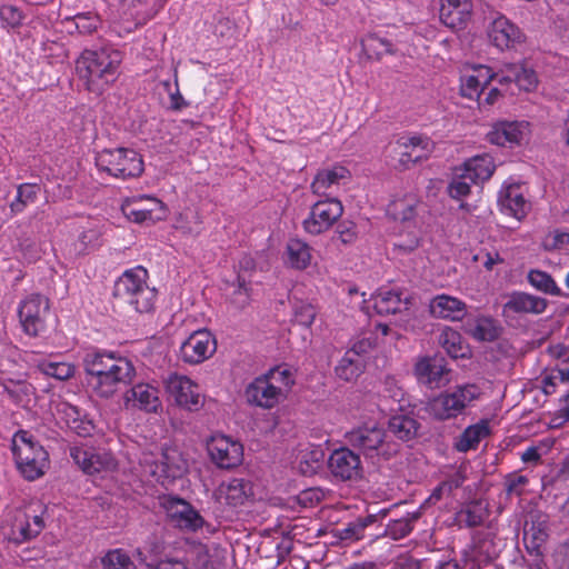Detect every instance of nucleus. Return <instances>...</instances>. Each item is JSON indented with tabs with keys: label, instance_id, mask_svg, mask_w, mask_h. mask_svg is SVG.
<instances>
[{
	"label": "nucleus",
	"instance_id": "obj_9",
	"mask_svg": "<svg viewBox=\"0 0 569 569\" xmlns=\"http://www.w3.org/2000/svg\"><path fill=\"white\" fill-rule=\"evenodd\" d=\"M343 213V206L337 198L317 201L309 217L302 222L303 229L310 234H320L329 230Z\"/></svg>",
	"mask_w": 569,
	"mask_h": 569
},
{
	"label": "nucleus",
	"instance_id": "obj_24",
	"mask_svg": "<svg viewBox=\"0 0 569 569\" xmlns=\"http://www.w3.org/2000/svg\"><path fill=\"white\" fill-rule=\"evenodd\" d=\"M525 126L517 121H501L496 123L487 133V140L500 147H513L523 139Z\"/></svg>",
	"mask_w": 569,
	"mask_h": 569
},
{
	"label": "nucleus",
	"instance_id": "obj_28",
	"mask_svg": "<svg viewBox=\"0 0 569 569\" xmlns=\"http://www.w3.org/2000/svg\"><path fill=\"white\" fill-rule=\"evenodd\" d=\"M134 375L106 373L99 378H86L88 386L101 398L112 397L121 386L131 382Z\"/></svg>",
	"mask_w": 569,
	"mask_h": 569
},
{
	"label": "nucleus",
	"instance_id": "obj_33",
	"mask_svg": "<svg viewBox=\"0 0 569 569\" xmlns=\"http://www.w3.org/2000/svg\"><path fill=\"white\" fill-rule=\"evenodd\" d=\"M311 247L299 239H290L287 243V264L296 270H305L311 263Z\"/></svg>",
	"mask_w": 569,
	"mask_h": 569
},
{
	"label": "nucleus",
	"instance_id": "obj_7",
	"mask_svg": "<svg viewBox=\"0 0 569 569\" xmlns=\"http://www.w3.org/2000/svg\"><path fill=\"white\" fill-rule=\"evenodd\" d=\"M385 438L386 431L378 425L361 426L346 433L349 446L370 459L387 455Z\"/></svg>",
	"mask_w": 569,
	"mask_h": 569
},
{
	"label": "nucleus",
	"instance_id": "obj_12",
	"mask_svg": "<svg viewBox=\"0 0 569 569\" xmlns=\"http://www.w3.org/2000/svg\"><path fill=\"white\" fill-rule=\"evenodd\" d=\"M169 397L177 406L189 411H197L202 406L199 387L188 377L172 373L166 380Z\"/></svg>",
	"mask_w": 569,
	"mask_h": 569
},
{
	"label": "nucleus",
	"instance_id": "obj_11",
	"mask_svg": "<svg viewBox=\"0 0 569 569\" xmlns=\"http://www.w3.org/2000/svg\"><path fill=\"white\" fill-rule=\"evenodd\" d=\"M328 468L341 481H357L363 476L360 455L349 447L335 449L329 456Z\"/></svg>",
	"mask_w": 569,
	"mask_h": 569
},
{
	"label": "nucleus",
	"instance_id": "obj_36",
	"mask_svg": "<svg viewBox=\"0 0 569 569\" xmlns=\"http://www.w3.org/2000/svg\"><path fill=\"white\" fill-rule=\"evenodd\" d=\"M407 301L401 299V293L396 291H380L373 298V309L380 316L396 315L401 312Z\"/></svg>",
	"mask_w": 569,
	"mask_h": 569
},
{
	"label": "nucleus",
	"instance_id": "obj_15",
	"mask_svg": "<svg viewBox=\"0 0 569 569\" xmlns=\"http://www.w3.org/2000/svg\"><path fill=\"white\" fill-rule=\"evenodd\" d=\"M161 505L174 526L192 531L202 527V517L188 501L178 497L167 496L162 498Z\"/></svg>",
	"mask_w": 569,
	"mask_h": 569
},
{
	"label": "nucleus",
	"instance_id": "obj_34",
	"mask_svg": "<svg viewBox=\"0 0 569 569\" xmlns=\"http://www.w3.org/2000/svg\"><path fill=\"white\" fill-rule=\"evenodd\" d=\"M488 422L482 420L476 425L469 426L457 440L455 448L459 452H467L475 449L480 440L489 435Z\"/></svg>",
	"mask_w": 569,
	"mask_h": 569
},
{
	"label": "nucleus",
	"instance_id": "obj_52",
	"mask_svg": "<svg viewBox=\"0 0 569 569\" xmlns=\"http://www.w3.org/2000/svg\"><path fill=\"white\" fill-rule=\"evenodd\" d=\"M449 183L448 193L452 199L460 200L470 193L471 184L467 174L460 170Z\"/></svg>",
	"mask_w": 569,
	"mask_h": 569
},
{
	"label": "nucleus",
	"instance_id": "obj_48",
	"mask_svg": "<svg viewBox=\"0 0 569 569\" xmlns=\"http://www.w3.org/2000/svg\"><path fill=\"white\" fill-rule=\"evenodd\" d=\"M40 187L36 183H22L18 187L16 200L10 207L13 212H21L28 204L36 201Z\"/></svg>",
	"mask_w": 569,
	"mask_h": 569
},
{
	"label": "nucleus",
	"instance_id": "obj_40",
	"mask_svg": "<svg viewBox=\"0 0 569 569\" xmlns=\"http://www.w3.org/2000/svg\"><path fill=\"white\" fill-rule=\"evenodd\" d=\"M417 201L413 198H402L391 201L388 204L387 212L395 220L401 222L411 221L416 217Z\"/></svg>",
	"mask_w": 569,
	"mask_h": 569
},
{
	"label": "nucleus",
	"instance_id": "obj_29",
	"mask_svg": "<svg viewBox=\"0 0 569 569\" xmlns=\"http://www.w3.org/2000/svg\"><path fill=\"white\" fill-rule=\"evenodd\" d=\"M495 169L493 159L489 154H479L468 159L460 170L467 174L470 182L478 183L489 180Z\"/></svg>",
	"mask_w": 569,
	"mask_h": 569
},
{
	"label": "nucleus",
	"instance_id": "obj_3",
	"mask_svg": "<svg viewBox=\"0 0 569 569\" xmlns=\"http://www.w3.org/2000/svg\"><path fill=\"white\" fill-rule=\"evenodd\" d=\"M16 465L24 479L32 481L44 475L49 456L44 448L26 430L16 432L12 439Z\"/></svg>",
	"mask_w": 569,
	"mask_h": 569
},
{
	"label": "nucleus",
	"instance_id": "obj_60",
	"mask_svg": "<svg viewBox=\"0 0 569 569\" xmlns=\"http://www.w3.org/2000/svg\"><path fill=\"white\" fill-rule=\"evenodd\" d=\"M239 268L240 271L237 278L239 283V292L242 289L247 291V283L250 282V280L247 279L246 272L252 271L256 268V262L252 257L246 254L239 260Z\"/></svg>",
	"mask_w": 569,
	"mask_h": 569
},
{
	"label": "nucleus",
	"instance_id": "obj_25",
	"mask_svg": "<svg viewBox=\"0 0 569 569\" xmlns=\"http://www.w3.org/2000/svg\"><path fill=\"white\" fill-rule=\"evenodd\" d=\"M387 509H382L378 513L359 517L347 523L346 527L335 530V536L340 540L356 541L366 538V530L383 520L388 515Z\"/></svg>",
	"mask_w": 569,
	"mask_h": 569
},
{
	"label": "nucleus",
	"instance_id": "obj_54",
	"mask_svg": "<svg viewBox=\"0 0 569 569\" xmlns=\"http://www.w3.org/2000/svg\"><path fill=\"white\" fill-rule=\"evenodd\" d=\"M485 87L478 82L473 76L466 74L461 78L460 92L469 99H480L485 94Z\"/></svg>",
	"mask_w": 569,
	"mask_h": 569
},
{
	"label": "nucleus",
	"instance_id": "obj_31",
	"mask_svg": "<svg viewBox=\"0 0 569 569\" xmlns=\"http://www.w3.org/2000/svg\"><path fill=\"white\" fill-rule=\"evenodd\" d=\"M350 178L351 173L346 167L335 166L319 171L315 177L311 188L316 194H325L331 186L345 183Z\"/></svg>",
	"mask_w": 569,
	"mask_h": 569
},
{
	"label": "nucleus",
	"instance_id": "obj_16",
	"mask_svg": "<svg viewBox=\"0 0 569 569\" xmlns=\"http://www.w3.org/2000/svg\"><path fill=\"white\" fill-rule=\"evenodd\" d=\"M276 373L284 377V370L280 371V367L270 370L269 375L256 378L244 391L246 399L249 403L262 408H271L278 402L280 388L272 385L270 379L274 378Z\"/></svg>",
	"mask_w": 569,
	"mask_h": 569
},
{
	"label": "nucleus",
	"instance_id": "obj_1",
	"mask_svg": "<svg viewBox=\"0 0 569 569\" xmlns=\"http://www.w3.org/2000/svg\"><path fill=\"white\" fill-rule=\"evenodd\" d=\"M121 52L112 48L86 50L76 62V70L86 88L101 93L119 74Z\"/></svg>",
	"mask_w": 569,
	"mask_h": 569
},
{
	"label": "nucleus",
	"instance_id": "obj_41",
	"mask_svg": "<svg viewBox=\"0 0 569 569\" xmlns=\"http://www.w3.org/2000/svg\"><path fill=\"white\" fill-rule=\"evenodd\" d=\"M507 71L509 72V78H513V82L525 91H530L537 86L536 72L523 64H508Z\"/></svg>",
	"mask_w": 569,
	"mask_h": 569
},
{
	"label": "nucleus",
	"instance_id": "obj_27",
	"mask_svg": "<svg viewBox=\"0 0 569 569\" xmlns=\"http://www.w3.org/2000/svg\"><path fill=\"white\" fill-rule=\"evenodd\" d=\"M430 312L436 318L461 320L466 315V303L450 296H437L430 302Z\"/></svg>",
	"mask_w": 569,
	"mask_h": 569
},
{
	"label": "nucleus",
	"instance_id": "obj_8",
	"mask_svg": "<svg viewBox=\"0 0 569 569\" xmlns=\"http://www.w3.org/2000/svg\"><path fill=\"white\" fill-rule=\"evenodd\" d=\"M49 308V299L39 293H32L21 302L18 316L27 335L37 337L46 329Z\"/></svg>",
	"mask_w": 569,
	"mask_h": 569
},
{
	"label": "nucleus",
	"instance_id": "obj_26",
	"mask_svg": "<svg viewBox=\"0 0 569 569\" xmlns=\"http://www.w3.org/2000/svg\"><path fill=\"white\" fill-rule=\"evenodd\" d=\"M420 517L419 512L407 513L406 517L390 520L387 525L382 520L378 521L377 528L373 532L369 533L370 538L379 536H388L393 540H399L408 536L412 530V523Z\"/></svg>",
	"mask_w": 569,
	"mask_h": 569
},
{
	"label": "nucleus",
	"instance_id": "obj_63",
	"mask_svg": "<svg viewBox=\"0 0 569 569\" xmlns=\"http://www.w3.org/2000/svg\"><path fill=\"white\" fill-rule=\"evenodd\" d=\"M427 159L426 153L416 152L413 149H402L399 158V163L405 168L409 169L411 166Z\"/></svg>",
	"mask_w": 569,
	"mask_h": 569
},
{
	"label": "nucleus",
	"instance_id": "obj_2",
	"mask_svg": "<svg viewBox=\"0 0 569 569\" xmlns=\"http://www.w3.org/2000/svg\"><path fill=\"white\" fill-rule=\"evenodd\" d=\"M148 271L143 267L127 270L116 281L113 296L121 306L138 313H150L154 309L157 290L147 283Z\"/></svg>",
	"mask_w": 569,
	"mask_h": 569
},
{
	"label": "nucleus",
	"instance_id": "obj_53",
	"mask_svg": "<svg viewBox=\"0 0 569 569\" xmlns=\"http://www.w3.org/2000/svg\"><path fill=\"white\" fill-rule=\"evenodd\" d=\"M358 236L357 224L351 220H342L337 224L336 237L332 240L338 239L342 244L350 246L358 240Z\"/></svg>",
	"mask_w": 569,
	"mask_h": 569
},
{
	"label": "nucleus",
	"instance_id": "obj_19",
	"mask_svg": "<svg viewBox=\"0 0 569 569\" xmlns=\"http://www.w3.org/2000/svg\"><path fill=\"white\" fill-rule=\"evenodd\" d=\"M547 307L548 301L545 298L522 291H513L503 303L502 313L505 317L519 313L541 315Z\"/></svg>",
	"mask_w": 569,
	"mask_h": 569
},
{
	"label": "nucleus",
	"instance_id": "obj_43",
	"mask_svg": "<svg viewBox=\"0 0 569 569\" xmlns=\"http://www.w3.org/2000/svg\"><path fill=\"white\" fill-rule=\"evenodd\" d=\"M323 497L325 492L320 488H308L297 495L287 497V509H296L297 507H312L320 502Z\"/></svg>",
	"mask_w": 569,
	"mask_h": 569
},
{
	"label": "nucleus",
	"instance_id": "obj_23",
	"mask_svg": "<svg viewBox=\"0 0 569 569\" xmlns=\"http://www.w3.org/2000/svg\"><path fill=\"white\" fill-rule=\"evenodd\" d=\"M127 403L146 412H158L161 409L159 391L148 383L133 386L126 396Z\"/></svg>",
	"mask_w": 569,
	"mask_h": 569
},
{
	"label": "nucleus",
	"instance_id": "obj_22",
	"mask_svg": "<svg viewBox=\"0 0 569 569\" xmlns=\"http://www.w3.org/2000/svg\"><path fill=\"white\" fill-rule=\"evenodd\" d=\"M465 331L477 341L493 342L500 338L503 327L489 316H479L467 320Z\"/></svg>",
	"mask_w": 569,
	"mask_h": 569
},
{
	"label": "nucleus",
	"instance_id": "obj_62",
	"mask_svg": "<svg viewBox=\"0 0 569 569\" xmlns=\"http://www.w3.org/2000/svg\"><path fill=\"white\" fill-rule=\"evenodd\" d=\"M128 2L131 7H141L148 8V13L150 17L157 14L163 7L166 6L168 0H123Z\"/></svg>",
	"mask_w": 569,
	"mask_h": 569
},
{
	"label": "nucleus",
	"instance_id": "obj_49",
	"mask_svg": "<svg viewBox=\"0 0 569 569\" xmlns=\"http://www.w3.org/2000/svg\"><path fill=\"white\" fill-rule=\"evenodd\" d=\"M156 209L141 207L139 202H134L133 204H128L123 207V212L128 217V219L141 223L146 221H158L163 219V211L154 212Z\"/></svg>",
	"mask_w": 569,
	"mask_h": 569
},
{
	"label": "nucleus",
	"instance_id": "obj_57",
	"mask_svg": "<svg viewBox=\"0 0 569 569\" xmlns=\"http://www.w3.org/2000/svg\"><path fill=\"white\" fill-rule=\"evenodd\" d=\"M316 317L313 307L309 303H300L293 308V316L291 321L298 325L309 327Z\"/></svg>",
	"mask_w": 569,
	"mask_h": 569
},
{
	"label": "nucleus",
	"instance_id": "obj_38",
	"mask_svg": "<svg viewBox=\"0 0 569 569\" xmlns=\"http://www.w3.org/2000/svg\"><path fill=\"white\" fill-rule=\"evenodd\" d=\"M528 282L538 291L556 296V297H565L566 295L561 291V289L557 286L556 281L546 271L539 269H532L527 274Z\"/></svg>",
	"mask_w": 569,
	"mask_h": 569
},
{
	"label": "nucleus",
	"instance_id": "obj_35",
	"mask_svg": "<svg viewBox=\"0 0 569 569\" xmlns=\"http://www.w3.org/2000/svg\"><path fill=\"white\" fill-rule=\"evenodd\" d=\"M548 533V517L539 511L530 512L525 522L523 538L546 542Z\"/></svg>",
	"mask_w": 569,
	"mask_h": 569
},
{
	"label": "nucleus",
	"instance_id": "obj_46",
	"mask_svg": "<svg viewBox=\"0 0 569 569\" xmlns=\"http://www.w3.org/2000/svg\"><path fill=\"white\" fill-rule=\"evenodd\" d=\"M362 48L369 58L381 59L385 54H393V46L392 43L378 36L371 34L368 36L362 41Z\"/></svg>",
	"mask_w": 569,
	"mask_h": 569
},
{
	"label": "nucleus",
	"instance_id": "obj_61",
	"mask_svg": "<svg viewBox=\"0 0 569 569\" xmlns=\"http://www.w3.org/2000/svg\"><path fill=\"white\" fill-rule=\"evenodd\" d=\"M473 78L480 82L482 87H487L490 84L492 80H496L497 73L492 71L490 67L479 64L472 68V72L470 73Z\"/></svg>",
	"mask_w": 569,
	"mask_h": 569
},
{
	"label": "nucleus",
	"instance_id": "obj_56",
	"mask_svg": "<svg viewBox=\"0 0 569 569\" xmlns=\"http://www.w3.org/2000/svg\"><path fill=\"white\" fill-rule=\"evenodd\" d=\"M98 19L92 13H79L74 16L71 23L79 33L88 34L96 30Z\"/></svg>",
	"mask_w": 569,
	"mask_h": 569
},
{
	"label": "nucleus",
	"instance_id": "obj_47",
	"mask_svg": "<svg viewBox=\"0 0 569 569\" xmlns=\"http://www.w3.org/2000/svg\"><path fill=\"white\" fill-rule=\"evenodd\" d=\"M103 569H137L130 556L122 549L109 550L102 558Z\"/></svg>",
	"mask_w": 569,
	"mask_h": 569
},
{
	"label": "nucleus",
	"instance_id": "obj_50",
	"mask_svg": "<svg viewBox=\"0 0 569 569\" xmlns=\"http://www.w3.org/2000/svg\"><path fill=\"white\" fill-rule=\"evenodd\" d=\"M161 465L163 471L171 478L181 477L187 470V461L176 450L164 452Z\"/></svg>",
	"mask_w": 569,
	"mask_h": 569
},
{
	"label": "nucleus",
	"instance_id": "obj_6",
	"mask_svg": "<svg viewBox=\"0 0 569 569\" xmlns=\"http://www.w3.org/2000/svg\"><path fill=\"white\" fill-rule=\"evenodd\" d=\"M450 369L440 353L419 356L412 368L417 382L429 389H440L450 381Z\"/></svg>",
	"mask_w": 569,
	"mask_h": 569
},
{
	"label": "nucleus",
	"instance_id": "obj_20",
	"mask_svg": "<svg viewBox=\"0 0 569 569\" xmlns=\"http://www.w3.org/2000/svg\"><path fill=\"white\" fill-rule=\"evenodd\" d=\"M44 528L41 515L30 511H18L11 526L10 539L16 543H22L36 538Z\"/></svg>",
	"mask_w": 569,
	"mask_h": 569
},
{
	"label": "nucleus",
	"instance_id": "obj_18",
	"mask_svg": "<svg viewBox=\"0 0 569 569\" xmlns=\"http://www.w3.org/2000/svg\"><path fill=\"white\" fill-rule=\"evenodd\" d=\"M473 4L471 0H441L440 21L452 30H462L471 19Z\"/></svg>",
	"mask_w": 569,
	"mask_h": 569
},
{
	"label": "nucleus",
	"instance_id": "obj_45",
	"mask_svg": "<svg viewBox=\"0 0 569 569\" xmlns=\"http://www.w3.org/2000/svg\"><path fill=\"white\" fill-rule=\"evenodd\" d=\"M250 485L243 479H232L224 489L226 501L231 506H240L250 495Z\"/></svg>",
	"mask_w": 569,
	"mask_h": 569
},
{
	"label": "nucleus",
	"instance_id": "obj_30",
	"mask_svg": "<svg viewBox=\"0 0 569 569\" xmlns=\"http://www.w3.org/2000/svg\"><path fill=\"white\" fill-rule=\"evenodd\" d=\"M489 516L488 503L481 499L467 502L457 512V522L460 527L475 528L481 526Z\"/></svg>",
	"mask_w": 569,
	"mask_h": 569
},
{
	"label": "nucleus",
	"instance_id": "obj_51",
	"mask_svg": "<svg viewBox=\"0 0 569 569\" xmlns=\"http://www.w3.org/2000/svg\"><path fill=\"white\" fill-rule=\"evenodd\" d=\"M439 343L453 359L461 358L465 356L463 348L461 345V337L457 331H443L439 337Z\"/></svg>",
	"mask_w": 569,
	"mask_h": 569
},
{
	"label": "nucleus",
	"instance_id": "obj_37",
	"mask_svg": "<svg viewBox=\"0 0 569 569\" xmlns=\"http://www.w3.org/2000/svg\"><path fill=\"white\" fill-rule=\"evenodd\" d=\"M70 456L74 462L89 475L100 472L106 466L102 458L90 449L73 447L70 449Z\"/></svg>",
	"mask_w": 569,
	"mask_h": 569
},
{
	"label": "nucleus",
	"instance_id": "obj_39",
	"mask_svg": "<svg viewBox=\"0 0 569 569\" xmlns=\"http://www.w3.org/2000/svg\"><path fill=\"white\" fill-rule=\"evenodd\" d=\"M353 353H345L335 371L339 379L350 382L356 380L365 370L362 358H353Z\"/></svg>",
	"mask_w": 569,
	"mask_h": 569
},
{
	"label": "nucleus",
	"instance_id": "obj_59",
	"mask_svg": "<svg viewBox=\"0 0 569 569\" xmlns=\"http://www.w3.org/2000/svg\"><path fill=\"white\" fill-rule=\"evenodd\" d=\"M398 144L401 149H413L416 150V148H420L421 151H423L422 153H428L431 151V148L430 146L432 144L430 142V140L426 137H422V136H415V137H410L408 139H400L398 141Z\"/></svg>",
	"mask_w": 569,
	"mask_h": 569
},
{
	"label": "nucleus",
	"instance_id": "obj_55",
	"mask_svg": "<svg viewBox=\"0 0 569 569\" xmlns=\"http://www.w3.org/2000/svg\"><path fill=\"white\" fill-rule=\"evenodd\" d=\"M529 480L526 476L510 473L505 477L503 486L508 496H521Z\"/></svg>",
	"mask_w": 569,
	"mask_h": 569
},
{
	"label": "nucleus",
	"instance_id": "obj_58",
	"mask_svg": "<svg viewBox=\"0 0 569 569\" xmlns=\"http://www.w3.org/2000/svg\"><path fill=\"white\" fill-rule=\"evenodd\" d=\"M0 19L6 27L16 28L22 22V12L13 6H2L0 8Z\"/></svg>",
	"mask_w": 569,
	"mask_h": 569
},
{
	"label": "nucleus",
	"instance_id": "obj_64",
	"mask_svg": "<svg viewBox=\"0 0 569 569\" xmlns=\"http://www.w3.org/2000/svg\"><path fill=\"white\" fill-rule=\"evenodd\" d=\"M30 387V385L23 381L14 382L12 380H9L8 382L3 383L4 392H7L11 398H18L19 393L28 395Z\"/></svg>",
	"mask_w": 569,
	"mask_h": 569
},
{
	"label": "nucleus",
	"instance_id": "obj_10",
	"mask_svg": "<svg viewBox=\"0 0 569 569\" xmlns=\"http://www.w3.org/2000/svg\"><path fill=\"white\" fill-rule=\"evenodd\" d=\"M86 378H99L106 373L134 375L132 363L126 358H114L104 351H91L83 358Z\"/></svg>",
	"mask_w": 569,
	"mask_h": 569
},
{
	"label": "nucleus",
	"instance_id": "obj_13",
	"mask_svg": "<svg viewBox=\"0 0 569 569\" xmlns=\"http://www.w3.org/2000/svg\"><path fill=\"white\" fill-rule=\"evenodd\" d=\"M207 449L212 462L219 468L231 469L242 462V445L223 435L212 436Z\"/></svg>",
	"mask_w": 569,
	"mask_h": 569
},
{
	"label": "nucleus",
	"instance_id": "obj_4",
	"mask_svg": "<svg viewBox=\"0 0 569 569\" xmlns=\"http://www.w3.org/2000/svg\"><path fill=\"white\" fill-rule=\"evenodd\" d=\"M96 164L109 176L121 179L139 177L143 172L142 158L128 148L102 150L96 158Z\"/></svg>",
	"mask_w": 569,
	"mask_h": 569
},
{
	"label": "nucleus",
	"instance_id": "obj_5",
	"mask_svg": "<svg viewBox=\"0 0 569 569\" xmlns=\"http://www.w3.org/2000/svg\"><path fill=\"white\" fill-rule=\"evenodd\" d=\"M477 398L475 386L457 387L427 402L425 410L436 420H448L460 415L468 403Z\"/></svg>",
	"mask_w": 569,
	"mask_h": 569
},
{
	"label": "nucleus",
	"instance_id": "obj_44",
	"mask_svg": "<svg viewBox=\"0 0 569 569\" xmlns=\"http://www.w3.org/2000/svg\"><path fill=\"white\" fill-rule=\"evenodd\" d=\"M37 368L43 375L60 381L67 380L74 375V367L68 362L40 360L37 363Z\"/></svg>",
	"mask_w": 569,
	"mask_h": 569
},
{
	"label": "nucleus",
	"instance_id": "obj_32",
	"mask_svg": "<svg viewBox=\"0 0 569 569\" xmlns=\"http://www.w3.org/2000/svg\"><path fill=\"white\" fill-rule=\"evenodd\" d=\"M389 431L399 440L410 441L419 436L420 422L410 415L399 413L388 421Z\"/></svg>",
	"mask_w": 569,
	"mask_h": 569
},
{
	"label": "nucleus",
	"instance_id": "obj_42",
	"mask_svg": "<svg viewBox=\"0 0 569 569\" xmlns=\"http://www.w3.org/2000/svg\"><path fill=\"white\" fill-rule=\"evenodd\" d=\"M500 203L517 219H521L526 214L527 201L518 188L509 187L505 197L500 199Z\"/></svg>",
	"mask_w": 569,
	"mask_h": 569
},
{
	"label": "nucleus",
	"instance_id": "obj_14",
	"mask_svg": "<svg viewBox=\"0 0 569 569\" xmlns=\"http://www.w3.org/2000/svg\"><path fill=\"white\" fill-rule=\"evenodd\" d=\"M325 451L320 446L299 441L291 449L290 466L302 476H313L320 469Z\"/></svg>",
	"mask_w": 569,
	"mask_h": 569
},
{
	"label": "nucleus",
	"instance_id": "obj_21",
	"mask_svg": "<svg viewBox=\"0 0 569 569\" xmlns=\"http://www.w3.org/2000/svg\"><path fill=\"white\" fill-rule=\"evenodd\" d=\"M488 36L492 44L500 50L512 48L522 38L520 29L503 16L493 19Z\"/></svg>",
	"mask_w": 569,
	"mask_h": 569
},
{
	"label": "nucleus",
	"instance_id": "obj_17",
	"mask_svg": "<svg viewBox=\"0 0 569 569\" xmlns=\"http://www.w3.org/2000/svg\"><path fill=\"white\" fill-rule=\"evenodd\" d=\"M216 351V340L207 330L194 331L182 343L180 356L184 362L200 363Z\"/></svg>",
	"mask_w": 569,
	"mask_h": 569
}]
</instances>
